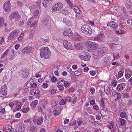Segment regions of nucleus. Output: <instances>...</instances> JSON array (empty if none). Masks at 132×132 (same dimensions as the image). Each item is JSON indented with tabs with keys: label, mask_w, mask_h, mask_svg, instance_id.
Instances as JSON below:
<instances>
[{
	"label": "nucleus",
	"mask_w": 132,
	"mask_h": 132,
	"mask_svg": "<svg viewBox=\"0 0 132 132\" xmlns=\"http://www.w3.org/2000/svg\"><path fill=\"white\" fill-rule=\"evenodd\" d=\"M23 93H27L29 92V89L27 88H26L23 90Z\"/></svg>",
	"instance_id": "680f3d73"
},
{
	"label": "nucleus",
	"mask_w": 132,
	"mask_h": 132,
	"mask_svg": "<svg viewBox=\"0 0 132 132\" xmlns=\"http://www.w3.org/2000/svg\"><path fill=\"white\" fill-rule=\"evenodd\" d=\"M81 30L83 33L86 34H91L92 32L90 27L88 25L84 24L81 27Z\"/></svg>",
	"instance_id": "f03ea898"
},
{
	"label": "nucleus",
	"mask_w": 132,
	"mask_h": 132,
	"mask_svg": "<svg viewBox=\"0 0 132 132\" xmlns=\"http://www.w3.org/2000/svg\"><path fill=\"white\" fill-rule=\"evenodd\" d=\"M120 120V123H121V125L122 126H124L125 125V123L126 121L124 119L121 118H119Z\"/></svg>",
	"instance_id": "a878e982"
},
{
	"label": "nucleus",
	"mask_w": 132,
	"mask_h": 132,
	"mask_svg": "<svg viewBox=\"0 0 132 132\" xmlns=\"http://www.w3.org/2000/svg\"><path fill=\"white\" fill-rule=\"evenodd\" d=\"M36 22H34L32 23L30 26V28H34L36 27Z\"/></svg>",
	"instance_id": "a19ab883"
},
{
	"label": "nucleus",
	"mask_w": 132,
	"mask_h": 132,
	"mask_svg": "<svg viewBox=\"0 0 132 132\" xmlns=\"http://www.w3.org/2000/svg\"><path fill=\"white\" fill-rule=\"evenodd\" d=\"M49 21L47 19L45 18L43 19L41 21V23L42 25L44 26H45L48 23Z\"/></svg>",
	"instance_id": "6ab92c4d"
},
{
	"label": "nucleus",
	"mask_w": 132,
	"mask_h": 132,
	"mask_svg": "<svg viewBox=\"0 0 132 132\" xmlns=\"http://www.w3.org/2000/svg\"><path fill=\"white\" fill-rule=\"evenodd\" d=\"M80 57L83 58V59L85 61H89L90 59V55L88 54L85 56L84 57L83 55H81L80 56Z\"/></svg>",
	"instance_id": "dca6fc26"
},
{
	"label": "nucleus",
	"mask_w": 132,
	"mask_h": 132,
	"mask_svg": "<svg viewBox=\"0 0 132 132\" xmlns=\"http://www.w3.org/2000/svg\"><path fill=\"white\" fill-rule=\"evenodd\" d=\"M126 113L124 112H121L120 113V116L122 118H125L126 117Z\"/></svg>",
	"instance_id": "c9c22d12"
},
{
	"label": "nucleus",
	"mask_w": 132,
	"mask_h": 132,
	"mask_svg": "<svg viewBox=\"0 0 132 132\" xmlns=\"http://www.w3.org/2000/svg\"><path fill=\"white\" fill-rule=\"evenodd\" d=\"M9 51V50L8 49H7L2 55L1 58L2 59L3 58L7 55Z\"/></svg>",
	"instance_id": "2f4dec72"
},
{
	"label": "nucleus",
	"mask_w": 132,
	"mask_h": 132,
	"mask_svg": "<svg viewBox=\"0 0 132 132\" xmlns=\"http://www.w3.org/2000/svg\"><path fill=\"white\" fill-rule=\"evenodd\" d=\"M116 97V98L114 99V100L115 101L118 100L120 99L121 98V96L120 94L119 93H117V95Z\"/></svg>",
	"instance_id": "72a5a7b5"
},
{
	"label": "nucleus",
	"mask_w": 132,
	"mask_h": 132,
	"mask_svg": "<svg viewBox=\"0 0 132 132\" xmlns=\"http://www.w3.org/2000/svg\"><path fill=\"white\" fill-rule=\"evenodd\" d=\"M66 100L63 99L61 100L60 102V105H63L65 104L66 103Z\"/></svg>",
	"instance_id": "4c0bfd02"
},
{
	"label": "nucleus",
	"mask_w": 132,
	"mask_h": 132,
	"mask_svg": "<svg viewBox=\"0 0 132 132\" xmlns=\"http://www.w3.org/2000/svg\"><path fill=\"white\" fill-rule=\"evenodd\" d=\"M75 48L77 49H79L81 47V43H78L75 44L74 45Z\"/></svg>",
	"instance_id": "5701e85b"
},
{
	"label": "nucleus",
	"mask_w": 132,
	"mask_h": 132,
	"mask_svg": "<svg viewBox=\"0 0 132 132\" xmlns=\"http://www.w3.org/2000/svg\"><path fill=\"white\" fill-rule=\"evenodd\" d=\"M48 85L47 83H44L42 86L44 88H46Z\"/></svg>",
	"instance_id": "5fc2aeb1"
},
{
	"label": "nucleus",
	"mask_w": 132,
	"mask_h": 132,
	"mask_svg": "<svg viewBox=\"0 0 132 132\" xmlns=\"http://www.w3.org/2000/svg\"><path fill=\"white\" fill-rule=\"evenodd\" d=\"M81 39V38L79 35L75 37V39L76 40H80Z\"/></svg>",
	"instance_id": "ea45409f"
},
{
	"label": "nucleus",
	"mask_w": 132,
	"mask_h": 132,
	"mask_svg": "<svg viewBox=\"0 0 132 132\" xmlns=\"http://www.w3.org/2000/svg\"><path fill=\"white\" fill-rule=\"evenodd\" d=\"M41 3V1H37L36 2L37 5H36L38 6V8H40V4Z\"/></svg>",
	"instance_id": "8fccbe9b"
},
{
	"label": "nucleus",
	"mask_w": 132,
	"mask_h": 132,
	"mask_svg": "<svg viewBox=\"0 0 132 132\" xmlns=\"http://www.w3.org/2000/svg\"><path fill=\"white\" fill-rule=\"evenodd\" d=\"M95 101L94 100H93L90 101V105H93L95 104Z\"/></svg>",
	"instance_id": "13d9d810"
},
{
	"label": "nucleus",
	"mask_w": 132,
	"mask_h": 132,
	"mask_svg": "<svg viewBox=\"0 0 132 132\" xmlns=\"http://www.w3.org/2000/svg\"><path fill=\"white\" fill-rule=\"evenodd\" d=\"M16 106L15 108L17 110H20L21 108L22 105L21 102H19L16 101Z\"/></svg>",
	"instance_id": "aec40b11"
},
{
	"label": "nucleus",
	"mask_w": 132,
	"mask_h": 132,
	"mask_svg": "<svg viewBox=\"0 0 132 132\" xmlns=\"http://www.w3.org/2000/svg\"><path fill=\"white\" fill-rule=\"evenodd\" d=\"M63 4L59 2L55 4L52 7V10L53 12H57L60 11L63 7Z\"/></svg>",
	"instance_id": "7ed1b4c3"
},
{
	"label": "nucleus",
	"mask_w": 132,
	"mask_h": 132,
	"mask_svg": "<svg viewBox=\"0 0 132 132\" xmlns=\"http://www.w3.org/2000/svg\"><path fill=\"white\" fill-rule=\"evenodd\" d=\"M17 4L20 7L22 6L23 5V4L22 3L19 1H17Z\"/></svg>",
	"instance_id": "3c124183"
},
{
	"label": "nucleus",
	"mask_w": 132,
	"mask_h": 132,
	"mask_svg": "<svg viewBox=\"0 0 132 132\" xmlns=\"http://www.w3.org/2000/svg\"><path fill=\"white\" fill-rule=\"evenodd\" d=\"M108 27H110L111 28V29L115 30H117L118 29V25L115 22L111 21L109 22L107 24Z\"/></svg>",
	"instance_id": "423d86ee"
},
{
	"label": "nucleus",
	"mask_w": 132,
	"mask_h": 132,
	"mask_svg": "<svg viewBox=\"0 0 132 132\" xmlns=\"http://www.w3.org/2000/svg\"><path fill=\"white\" fill-rule=\"evenodd\" d=\"M72 7L75 10L76 13L77 14H79L80 12V11L79 8L76 6H72Z\"/></svg>",
	"instance_id": "b1692460"
},
{
	"label": "nucleus",
	"mask_w": 132,
	"mask_h": 132,
	"mask_svg": "<svg viewBox=\"0 0 132 132\" xmlns=\"http://www.w3.org/2000/svg\"><path fill=\"white\" fill-rule=\"evenodd\" d=\"M118 93V92H113L112 93V95L114 96L115 97H117Z\"/></svg>",
	"instance_id": "603ef678"
},
{
	"label": "nucleus",
	"mask_w": 132,
	"mask_h": 132,
	"mask_svg": "<svg viewBox=\"0 0 132 132\" xmlns=\"http://www.w3.org/2000/svg\"><path fill=\"white\" fill-rule=\"evenodd\" d=\"M0 94L3 95H6V90H0Z\"/></svg>",
	"instance_id": "f704fd0d"
},
{
	"label": "nucleus",
	"mask_w": 132,
	"mask_h": 132,
	"mask_svg": "<svg viewBox=\"0 0 132 132\" xmlns=\"http://www.w3.org/2000/svg\"><path fill=\"white\" fill-rule=\"evenodd\" d=\"M24 35V33L23 32H22L18 38V40L19 41L21 42L22 41V40L23 38Z\"/></svg>",
	"instance_id": "bb28decb"
},
{
	"label": "nucleus",
	"mask_w": 132,
	"mask_h": 132,
	"mask_svg": "<svg viewBox=\"0 0 132 132\" xmlns=\"http://www.w3.org/2000/svg\"><path fill=\"white\" fill-rule=\"evenodd\" d=\"M60 12L62 13V14H63L65 15H68L69 14V12L66 10L65 9V10L62 9L60 11Z\"/></svg>",
	"instance_id": "393cba45"
},
{
	"label": "nucleus",
	"mask_w": 132,
	"mask_h": 132,
	"mask_svg": "<svg viewBox=\"0 0 132 132\" xmlns=\"http://www.w3.org/2000/svg\"><path fill=\"white\" fill-rule=\"evenodd\" d=\"M126 84L125 83H122L119 84L117 88L118 91H120L124 90L126 86Z\"/></svg>",
	"instance_id": "f8f14e48"
},
{
	"label": "nucleus",
	"mask_w": 132,
	"mask_h": 132,
	"mask_svg": "<svg viewBox=\"0 0 132 132\" xmlns=\"http://www.w3.org/2000/svg\"><path fill=\"white\" fill-rule=\"evenodd\" d=\"M9 18L10 20L15 19L16 21H19L21 18L20 16L16 12H13L10 15Z\"/></svg>",
	"instance_id": "20e7f679"
},
{
	"label": "nucleus",
	"mask_w": 132,
	"mask_h": 132,
	"mask_svg": "<svg viewBox=\"0 0 132 132\" xmlns=\"http://www.w3.org/2000/svg\"><path fill=\"white\" fill-rule=\"evenodd\" d=\"M6 87L4 86H2L0 90H6Z\"/></svg>",
	"instance_id": "774afa93"
},
{
	"label": "nucleus",
	"mask_w": 132,
	"mask_h": 132,
	"mask_svg": "<svg viewBox=\"0 0 132 132\" xmlns=\"http://www.w3.org/2000/svg\"><path fill=\"white\" fill-rule=\"evenodd\" d=\"M131 76V75L129 74L126 73L125 75V77L127 79H129Z\"/></svg>",
	"instance_id": "4d7b16f0"
},
{
	"label": "nucleus",
	"mask_w": 132,
	"mask_h": 132,
	"mask_svg": "<svg viewBox=\"0 0 132 132\" xmlns=\"http://www.w3.org/2000/svg\"><path fill=\"white\" fill-rule=\"evenodd\" d=\"M113 58L114 59L118 58L119 57V54L118 52L113 53Z\"/></svg>",
	"instance_id": "cd10ccee"
},
{
	"label": "nucleus",
	"mask_w": 132,
	"mask_h": 132,
	"mask_svg": "<svg viewBox=\"0 0 132 132\" xmlns=\"http://www.w3.org/2000/svg\"><path fill=\"white\" fill-rule=\"evenodd\" d=\"M72 34L73 33L71 31V29L70 28L64 30L63 32V35L65 36H67L70 37L72 36Z\"/></svg>",
	"instance_id": "9d476101"
},
{
	"label": "nucleus",
	"mask_w": 132,
	"mask_h": 132,
	"mask_svg": "<svg viewBox=\"0 0 132 132\" xmlns=\"http://www.w3.org/2000/svg\"><path fill=\"white\" fill-rule=\"evenodd\" d=\"M32 48L31 46H27L24 48L22 50V52L24 54L31 53L32 52Z\"/></svg>",
	"instance_id": "9b49d317"
},
{
	"label": "nucleus",
	"mask_w": 132,
	"mask_h": 132,
	"mask_svg": "<svg viewBox=\"0 0 132 132\" xmlns=\"http://www.w3.org/2000/svg\"><path fill=\"white\" fill-rule=\"evenodd\" d=\"M19 32V30H18L13 31L10 34L8 37L9 39L11 40H13L18 36Z\"/></svg>",
	"instance_id": "39448f33"
},
{
	"label": "nucleus",
	"mask_w": 132,
	"mask_h": 132,
	"mask_svg": "<svg viewBox=\"0 0 132 132\" xmlns=\"http://www.w3.org/2000/svg\"><path fill=\"white\" fill-rule=\"evenodd\" d=\"M34 95H38L39 94L40 90L38 89H34Z\"/></svg>",
	"instance_id": "7c9ffc66"
},
{
	"label": "nucleus",
	"mask_w": 132,
	"mask_h": 132,
	"mask_svg": "<svg viewBox=\"0 0 132 132\" xmlns=\"http://www.w3.org/2000/svg\"><path fill=\"white\" fill-rule=\"evenodd\" d=\"M86 45L87 47H89L93 49L94 47H96L97 44L96 43L92 41H88L86 42Z\"/></svg>",
	"instance_id": "1a4fd4ad"
},
{
	"label": "nucleus",
	"mask_w": 132,
	"mask_h": 132,
	"mask_svg": "<svg viewBox=\"0 0 132 132\" xmlns=\"http://www.w3.org/2000/svg\"><path fill=\"white\" fill-rule=\"evenodd\" d=\"M38 101L37 100H34L32 102L31 104V106L33 108H34L38 104Z\"/></svg>",
	"instance_id": "4be33fe9"
},
{
	"label": "nucleus",
	"mask_w": 132,
	"mask_h": 132,
	"mask_svg": "<svg viewBox=\"0 0 132 132\" xmlns=\"http://www.w3.org/2000/svg\"><path fill=\"white\" fill-rule=\"evenodd\" d=\"M21 114L19 112H18L15 115V117L16 118H20L21 116Z\"/></svg>",
	"instance_id": "bf43d9fd"
},
{
	"label": "nucleus",
	"mask_w": 132,
	"mask_h": 132,
	"mask_svg": "<svg viewBox=\"0 0 132 132\" xmlns=\"http://www.w3.org/2000/svg\"><path fill=\"white\" fill-rule=\"evenodd\" d=\"M72 99L71 97L69 96H68L66 97L65 99L66 100V101H68L69 102H71V100Z\"/></svg>",
	"instance_id": "09e8293b"
},
{
	"label": "nucleus",
	"mask_w": 132,
	"mask_h": 132,
	"mask_svg": "<svg viewBox=\"0 0 132 132\" xmlns=\"http://www.w3.org/2000/svg\"><path fill=\"white\" fill-rule=\"evenodd\" d=\"M39 13V10H36L35 11L34 13V15L35 16H36L38 15Z\"/></svg>",
	"instance_id": "de8ad7c7"
},
{
	"label": "nucleus",
	"mask_w": 132,
	"mask_h": 132,
	"mask_svg": "<svg viewBox=\"0 0 132 132\" xmlns=\"http://www.w3.org/2000/svg\"><path fill=\"white\" fill-rule=\"evenodd\" d=\"M93 108L96 110H98V106L96 105H94L93 106Z\"/></svg>",
	"instance_id": "69168bd1"
},
{
	"label": "nucleus",
	"mask_w": 132,
	"mask_h": 132,
	"mask_svg": "<svg viewBox=\"0 0 132 132\" xmlns=\"http://www.w3.org/2000/svg\"><path fill=\"white\" fill-rule=\"evenodd\" d=\"M29 75L28 71L26 70L25 72L23 71L22 73V76L24 78H27Z\"/></svg>",
	"instance_id": "412c9836"
},
{
	"label": "nucleus",
	"mask_w": 132,
	"mask_h": 132,
	"mask_svg": "<svg viewBox=\"0 0 132 132\" xmlns=\"http://www.w3.org/2000/svg\"><path fill=\"white\" fill-rule=\"evenodd\" d=\"M5 131L6 132H10L11 131L12 129V126L10 125L6 126L5 128H4Z\"/></svg>",
	"instance_id": "f3484780"
},
{
	"label": "nucleus",
	"mask_w": 132,
	"mask_h": 132,
	"mask_svg": "<svg viewBox=\"0 0 132 132\" xmlns=\"http://www.w3.org/2000/svg\"><path fill=\"white\" fill-rule=\"evenodd\" d=\"M116 32L117 34H123V33H122V31L120 30V31H116Z\"/></svg>",
	"instance_id": "e2e57ef3"
},
{
	"label": "nucleus",
	"mask_w": 132,
	"mask_h": 132,
	"mask_svg": "<svg viewBox=\"0 0 132 132\" xmlns=\"http://www.w3.org/2000/svg\"><path fill=\"white\" fill-rule=\"evenodd\" d=\"M63 45L64 47L68 50H72V45L67 40H64L63 42Z\"/></svg>",
	"instance_id": "6e6552de"
},
{
	"label": "nucleus",
	"mask_w": 132,
	"mask_h": 132,
	"mask_svg": "<svg viewBox=\"0 0 132 132\" xmlns=\"http://www.w3.org/2000/svg\"><path fill=\"white\" fill-rule=\"evenodd\" d=\"M50 92L51 94H54L56 93V90L55 89L52 88L51 89Z\"/></svg>",
	"instance_id": "c03bdc74"
},
{
	"label": "nucleus",
	"mask_w": 132,
	"mask_h": 132,
	"mask_svg": "<svg viewBox=\"0 0 132 132\" xmlns=\"http://www.w3.org/2000/svg\"><path fill=\"white\" fill-rule=\"evenodd\" d=\"M43 117H41L40 118H38L37 120V123L38 125H40L43 122Z\"/></svg>",
	"instance_id": "a211bd4d"
},
{
	"label": "nucleus",
	"mask_w": 132,
	"mask_h": 132,
	"mask_svg": "<svg viewBox=\"0 0 132 132\" xmlns=\"http://www.w3.org/2000/svg\"><path fill=\"white\" fill-rule=\"evenodd\" d=\"M29 110V109L28 108H24L23 109L22 111L23 112L26 113Z\"/></svg>",
	"instance_id": "a18cd8bd"
},
{
	"label": "nucleus",
	"mask_w": 132,
	"mask_h": 132,
	"mask_svg": "<svg viewBox=\"0 0 132 132\" xmlns=\"http://www.w3.org/2000/svg\"><path fill=\"white\" fill-rule=\"evenodd\" d=\"M24 22V20H21L19 23V25L20 26H21L22 25Z\"/></svg>",
	"instance_id": "49530a36"
},
{
	"label": "nucleus",
	"mask_w": 132,
	"mask_h": 132,
	"mask_svg": "<svg viewBox=\"0 0 132 132\" xmlns=\"http://www.w3.org/2000/svg\"><path fill=\"white\" fill-rule=\"evenodd\" d=\"M94 38L95 40L98 41H103L104 40L105 38L104 35H102Z\"/></svg>",
	"instance_id": "ddd939ff"
},
{
	"label": "nucleus",
	"mask_w": 132,
	"mask_h": 132,
	"mask_svg": "<svg viewBox=\"0 0 132 132\" xmlns=\"http://www.w3.org/2000/svg\"><path fill=\"white\" fill-rule=\"evenodd\" d=\"M106 110L103 109H101V113L102 117L106 119V118H105V117L108 116L106 115Z\"/></svg>",
	"instance_id": "4468645a"
},
{
	"label": "nucleus",
	"mask_w": 132,
	"mask_h": 132,
	"mask_svg": "<svg viewBox=\"0 0 132 132\" xmlns=\"http://www.w3.org/2000/svg\"><path fill=\"white\" fill-rule=\"evenodd\" d=\"M4 20L2 18H0V28L3 25Z\"/></svg>",
	"instance_id": "473e14b6"
},
{
	"label": "nucleus",
	"mask_w": 132,
	"mask_h": 132,
	"mask_svg": "<svg viewBox=\"0 0 132 132\" xmlns=\"http://www.w3.org/2000/svg\"><path fill=\"white\" fill-rule=\"evenodd\" d=\"M90 75L92 76H94L96 74L95 72L94 71H91L90 72Z\"/></svg>",
	"instance_id": "0e129e2a"
},
{
	"label": "nucleus",
	"mask_w": 132,
	"mask_h": 132,
	"mask_svg": "<svg viewBox=\"0 0 132 132\" xmlns=\"http://www.w3.org/2000/svg\"><path fill=\"white\" fill-rule=\"evenodd\" d=\"M74 73H75V75L76 76H79L81 74L80 72L78 70L76 71H75L74 72Z\"/></svg>",
	"instance_id": "58836bf2"
},
{
	"label": "nucleus",
	"mask_w": 132,
	"mask_h": 132,
	"mask_svg": "<svg viewBox=\"0 0 132 132\" xmlns=\"http://www.w3.org/2000/svg\"><path fill=\"white\" fill-rule=\"evenodd\" d=\"M53 113L54 115H57L59 113L57 110H54L53 111Z\"/></svg>",
	"instance_id": "338daca9"
},
{
	"label": "nucleus",
	"mask_w": 132,
	"mask_h": 132,
	"mask_svg": "<svg viewBox=\"0 0 132 132\" xmlns=\"http://www.w3.org/2000/svg\"><path fill=\"white\" fill-rule=\"evenodd\" d=\"M123 75V73L121 71H119L118 73V77H121Z\"/></svg>",
	"instance_id": "79ce46f5"
},
{
	"label": "nucleus",
	"mask_w": 132,
	"mask_h": 132,
	"mask_svg": "<svg viewBox=\"0 0 132 132\" xmlns=\"http://www.w3.org/2000/svg\"><path fill=\"white\" fill-rule=\"evenodd\" d=\"M49 2L44 0L43 2V4L44 7H46L47 6V4Z\"/></svg>",
	"instance_id": "e433bc0d"
},
{
	"label": "nucleus",
	"mask_w": 132,
	"mask_h": 132,
	"mask_svg": "<svg viewBox=\"0 0 132 132\" xmlns=\"http://www.w3.org/2000/svg\"><path fill=\"white\" fill-rule=\"evenodd\" d=\"M3 7L6 12H8L11 11V4L9 1L4 3L3 5Z\"/></svg>",
	"instance_id": "0eeeda50"
},
{
	"label": "nucleus",
	"mask_w": 132,
	"mask_h": 132,
	"mask_svg": "<svg viewBox=\"0 0 132 132\" xmlns=\"http://www.w3.org/2000/svg\"><path fill=\"white\" fill-rule=\"evenodd\" d=\"M110 90V88L108 86H107L105 88L104 91L107 94H109Z\"/></svg>",
	"instance_id": "c85d7f7f"
},
{
	"label": "nucleus",
	"mask_w": 132,
	"mask_h": 132,
	"mask_svg": "<svg viewBox=\"0 0 132 132\" xmlns=\"http://www.w3.org/2000/svg\"><path fill=\"white\" fill-rule=\"evenodd\" d=\"M40 55L42 58L45 59L49 58L51 56V52L49 48L47 47L40 49Z\"/></svg>",
	"instance_id": "f257e3e1"
},
{
	"label": "nucleus",
	"mask_w": 132,
	"mask_h": 132,
	"mask_svg": "<svg viewBox=\"0 0 132 132\" xmlns=\"http://www.w3.org/2000/svg\"><path fill=\"white\" fill-rule=\"evenodd\" d=\"M33 82V80L32 79H30V81H29L27 84V87H31L32 83Z\"/></svg>",
	"instance_id": "c756f323"
},
{
	"label": "nucleus",
	"mask_w": 132,
	"mask_h": 132,
	"mask_svg": "<svg viewBox=\"0 0 132 132\" xmlns=\"http://www.w3.org/2000/svg\"><path fill=\"white\" fill-rule=\"evenodd\" d=\"M4 40V37H0V45L3 43Z\"/></svg>",
	"instance_id": "37998d69"
},
{
	"label": "nucleus",
	"mask_w": 132,
	"mask_h": 132,
	"mask_svg": "<svg viewBox=\"0 0 132 132\" xmlns=\"http://www.w3.org/2000/svg\"><path fill=\"white\" fill-rule=\"evenodd\" d=\"M58 85H57V87L60 90L61 92L64 89L63 86V83H61L60 81H59L58 82Z\"/></svg>",
	"instance_id": "2eb2a0df"
},
{
	"label": "nucleus",
	"mask_w": 132,
	"mask_h": 132,
	"mask_svg": "<svg viewBox=\"0 0 132 132\" xmlns=\"http://www.w3.org/2000/svg\"><path fill=\"white\" fill-rule=\"evenodd\" d=\"M73 122H71L69 123V126H71L72 125H75L76 124V121H75V120L74 121H73Z\"/></svg>",
	"instance_id": "6e6d98bb"
},
{
	"label": "nucleus",
	"mask_w": 132,
	"mask_h": 132,
	"mask_svg": "<svg viewBox=\"0 0 132 132\" xmlns=\"http://www.w3.org/2000/svg\"><path fill=\"white\" fill-rule=\"evenodd\" d=\"M126 9L125 7H123L122 9V11L123 12L124 14H126L127 12L126 11Z\"/></svg>",
	"instance_id": "052dcab7"
},
{
	"label": "nucleus",
	"mask_w": 132,
	"mask_h": 132,
	"mask_svg": "<svg viewBox=\"0 0 132 132\" xmlns=\"http://www.w3.org/2000/svg\"><path fill=\"white\" fill-rule=\"evenodd\" d=\"M51 80L54 82H55L57 81V78L55 77H53L51 78Z\"/></svg>",
	"instance_id": "864d4df0"
}]
</instances>
